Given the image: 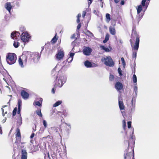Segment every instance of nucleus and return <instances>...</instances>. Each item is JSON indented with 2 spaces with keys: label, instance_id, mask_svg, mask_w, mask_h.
Returning a JSON list of instances; mask_svg holds the SVG:
<instances>
[{
  "label": "nucleus",
  "instance_id": "f257e3e1",
  "mask_svg": "<svg viewBox=\"0 0 159 159\" xmlns=\"http://www.w3.org/2000/svg\"><path fill=\"white\" fill-rule=\"evenodd\" d=\"M58 73L56 76L55 87L58 86L61 87L66 82L67 77L65 75L61 73L60 70L58 71Z\"/></svg>",
  "mask_w": 159,
  "mask_h": 159
},
{
  "label": "nucleus",
  "instance_id": "f03ea898",
  "mask_svg": "<svg viewBox=\"0 0 159 159\" xmlns=\"http://www.w3.org/2000/svg\"><path fill=\"white\" fill-rule=\"evenodd\" d=\"M132 37L133 39L135 38H136V41L134 43L133 49L134 51L133 52L132 55V57L134 58L135 59L136 57V55L137 52V50L139 48V36L138 35L136 32H133L132 35Z\"/></svg>",
  "mask_w": 159,
  "mask_h": 159
},
{
  "label": "nucleus",
  "instance_id": "7ed1b4c3",
  "mask_svg": "<svg viewBox=\"0 0 159 159\" xmlns=\"http://www.w3.org/2000/svg\"><path fill=\"white\" fill-rule=\"evenodd\" d=\"M101 61L107 66L112 67L114 65V62L113 61L110 56H107L106 57L102 58L101 59Z\"/></svg>",
  "mask_w": 159,
  "mask_h": 159
},
{
  "label": "nucleus",
  "instance_id": "20e7f679",
  "mask_svg": "<svg viewBox=\"0 0 159 159\" xmlns=\"http://www.w3.org/2000/svg\"><path fill=\"white\" fill-rule=\"evenodd\" d=\"M16 60V56L15 53H9L6 56L7 61L10 65L15 63Z\"/></svg>",
  "mask_w": 159,
  "mask_h": 159
},
{
  "label": "nucleus",
  "instance_id": "39448f33",
  "mask_svg": "<svg viewBox=\"0 0 159 159\" xmlns=\"http://www.w3.org/2000/svg\"><path fill=\"white\" fill-rule=\"evenodd\" d=\"M143 10L142 6L141 5H139L137 8V14L136 16V19L137 20L138 22H139L140 20L141 19L143 16L144 15V12L143 13H140V12Z\"/></svg>",
  "mask_w": 159,
  "mask_h": 159
},
{
  "label": "nucleus",
  "instance_id": "423d86ee",
  "mask_svg": "<svg viewBox=\"0 0 159 159\" xmlns=\"http://www.w3.org/2000/svg\"><path fill=\"white\" fill-rule=\"evenodd\" d=\"M32 53L30 52H23L22 55L23 59L26 62L27 59L31 60L32 57Z\"/></svg>",
  "mask_w": 159,
  "mask_h": 159
},
{
  "label": "nucleus",
  "instance_id": "0eeeda50",
  "mask_svg": "<svg viewBox=\"0 0 159 159\" xmlns=\"http://www.w3.org/2000/svg\"><path fill=\"white\" fill-rule=\"evenodd\" d=\"M132 150L133 151V152H128L127 149L125 150L124 154L125 159H131L132 157H133V158L134 159V151L133 149H132Z\"/></svg>",
  "mask_w": 159,
  "mask_h": 159
},
{
  "label": "nucleus",
  "instance_id": "6e6552de",
  "mask_svg": "<svg viewBox=\"0 0 159 159\" xmlns=\"http://www.w3.org/2000/svg\"><path fill=\"white\" fill-rule=\"evenodd\" d=\"M21 40L24 42H28L30 39V35L27 33H23L20 36Z\"/></svg>",
  "mask_w": 159,
  "mask_h": 159
},
{
  "label": "nucleus",
  "instance_id": "1a4fd4ad",
  "mask_svg": "<svg viewBox=\"0 0 159 159\" xmlns=\"http://www.w3.org/2000/svg\"><path fill=\"white\" fill-rule=\"evenodd\" d=\"M32 60H33V61L35 63L38 62L40 57L41 54L38 52H32Z\"/></svg>",
  "mask_w": 159,
  "mask_h": 159
},
{
  "label": "nucleus",
  "instance_id": "9d476101",
  "mask_svg": "<svg viewBox=\"0 0 159 159\" xmlns=\"http://www.w3.org/2000/svg\"><path fill=\"white\" fill-rule=\"evenodd\" d=\"M92 51V49L89 47L84 46L83 52V54L86 56H89Z\"/></svg>",
  "mask_w": 159,
  "mask_h": 159
},
{
  "label": "nucleus",
  "instance_id": "9b49d317",
  "mask_svg": "<svg viewBox=\"0 0 159 159\" xmlns=\"http://www.w3.org/2000/svg\"><path fill=\"white\" fill-rule=\"evenodd\" d=\"M43 99L41 98H36L34 102L33 105L34 106H37L40 107L42 106Z\"/></svg>",
  "mask_w": 159,
  "mask_h": 159
},
{
  "label": "nucleus",
  "instance_id": "f8f14e48",
  "mask_svg": "<svg viewBox=\"0 0 159 159\" xmlns=\"http://www.w3.org/2000/svg\"><path fill=\"white\" fill-rule=\"evenodd\" d=\"M56 58L59 60L63 58L64 56V52L63 51H59L56 55Z\"/></svg>",
  "mask_w": 159,
  "mask_h": 159
},
{
  "label": "nucleus",
  "instance_id": "ddd939ff",
  "mask_svg": "<svg viewBox=\"0 0 159 159\" xmlns=\"http://www.w3.org/2000/svg\"><path fill=\"white\" fill-rule=\"evenodd\" d=\"M138 93V88L137 87V84H134V93H133V100H135L137 96Z\"/></svg>",
  "mask_w": 159,
  "mask_h": 159
},
{
  "label": "nucleus",
  "instance_id": "4468645a",
  "mask_svg": "<svg viewBox=\"0 0 159 159\" xmlns=\"http://www.w3.org/2000/svg\"><path fill=\"white\" fill-rule=\"evenodd\" d=\"M119 106L120 110L121 111V112L123 113L124 111H122V110H125V106H124L123 102L122 101L120 100V98H119L118 100Z\"/></svg>",
  "mask_w": 159,
  "mask_h": 159
},
{
  "label": "nucleus",
  "instance_id": "2eb2a0df",
  "mask_svg": "<svg viewBox=\"0 0 159 159\" xmlns=\"http://www.w3.org/2000/svg\"><path fill=\"white\" fill-rule=\"evenodd\" d=\"M115 88L118 91H119L122 89L123 85L120 82H117L115 85Z\"/></svg>",
  "mask_w": 159,
  "mask_h": 159
},
{
  "label": "nucleus",
  "instance_id": "dca6fc26",
  "mask_svg": "<svg viewBox=\"0 0 159 159\" xmlns=\"http://www.w3.org/2000/svg\"><path fill=\"white\" fill-rule=\"evenodd\" d=\"M20 35V33L18 32L15 31L12 32L11 34V37L12 39H14V37H16V39H17V37L19 38V36Z\"/></svg>",
  "mask_w": 159,
  "mask_h": 159
},
{
  "label": "nucleus",
  "instance_id": "f3484780",
  "mask_svg": "<svg viewBox=\"0 0 159 159\" xmlns=\"http://www.w3.org/2000/svg\"><path fill=\"white\" fill-rule=\"evenodd\" d=\"M21 94L22 98L25 99H27L29 97V93L24 90H22L21 92Z\"/></svg>",
  "mask_w": 159,
  "mask_h": 159
},
{
  "label": "nucleus",
  "instance_id": "a211bd4d",
  "mask_svg": "<svg viewBox=\"0 0 159 159\" xmlns=\"http://www.w3.org/2000/svg\"><path fill=\"white\" fill-rule=\"evenodd\" d=\"M27 153L25 149H22L21 150V159H27Z\"/></svg>",
  "mask_w": 159,
  "mask_h": 159
},
{
  "label": "nucleus",
  "instance_id": "6ab92c4d",
  "mask_svg": "<svg viewBox=\"0 0 159 159\" xmlns=\"http://www.w3.org/2000/svg\"><path fill=\"white\" fill-rule=\"evenodd\" d=\"M5 7L6 9L10 13L12 7L11 4L10 2H7L5 5Z\"/></svg>",
  "mask_w": 159,
  "mask_h": 159
},
{
  "label": "nucleus",
  "instance_id": "aec40b11",
  "mask_svg": "<svg viewBox=\"0 0 159 159\" xmlns=\"http://www.w3.org/2000/svg\"><path fill=\"white\" fill-rule=\"evenodd\" d=\"M133 133L134 132H133L132 134L130 135V138L129 141L128 142V147L129 146L130 142H132L133 145L134 144L135 139V138H133Z\"/></svg>",
  "mask_w": 159,
  "mask_h": 159
},
{
  "label": "nucleus",
  "instance_id": "412c9836",
  "mask_svg": "<svg viewBox=\"0 0 159 159\" xmlns=\"http://www.w3.org/2000/svg\"><path fill=\"white\" fill-rule=\"evenodd\" d=\"M21 104V101L20 100H19L18 102V108L17 114L19 115L20 117H21L20 114V107Z\"/></svg>",
  "mask_w": 159,
  "mask_h": 159
},
{
  "label": "nucleus",
  "instance_id": "4be33fe9",
  "mask_svg": "<svg viewBox=\"0 0 159 159\" xmlns=\"http://www.w3.org/2000/svg\"><path fill=\"white\" fill-rule=\"evenodd\" d=\"M84 65L87 68L92 67V63L88 60L84 62Z\"/></svg>",
  "mask_w": 159,
  "mask_h": 159
},
{
  "label": "nucleus",
  "instance_id": "5701e85b",
  "mask_svg": "<svg viewBox=\"0 0 159 159\" xmlns=\"http://www.w3.org/2000/svg\"><path fill=\"white\" fill-rule=\"evenodd\" d=\"M109 31L111 34L114 35L116 34V30L114 27H110L109 28Z\"/></svg>",
  "mask_w": 159,
  "mask_h": 159
},
{
  "label": "nucleus",
  "instance_id": "b1692460",
  "mask_svg": "<svg viewBox=\"0 0 159 159\" xmlns=\"http://www.w3.org/2000/svg\"><path fill=\"white\" fill-rule=\"evenodd\" d=\"M50 154L53 159H54V158L56 156V153L55 152V150L53 148L51 150Z\"/></svg>",
  "mask_w": 159,
  "mask_h": 159
},
{
  "label": "nucleus",
  "instance_id": "393cba45",
  "mask_svg": "<svg viewBox=\"0 0 159 159\" xmlns=\"http://www.w3.org/2000/svg\"><path fill=\"white\" fill-rule=\"evenodd\" d=\"M135 100H133V99H132V100L131 101V112L132 113L133 112L134 110H135V106L134 104L133 105V101L134 102H135Z\"/></svg>",
  "mask_w": 159,
  "mask_h": 159
},
{
  "label": "nucleus",
  "instance_id": "a878e982",
  "mask_svg": "<svg viewBox=\"0 0 159 159\" xmlns=\"http://www.w3.org/2000/svg\"><path fill=\"white\" fill-rule=\"evenodd\" d=\"M100 48L103 50H105L106 52H108L110 51V50L109 48H106L104 46H101Z\"/></svg>",
  "mask_w": 159,
  "mask_h": 159
},
{
  "label": "nucleus",
  "instance_id": "bb28decb",
  "mask_svg": "<svg viewBox=\"0 0 159 159\" xmlns=\"http://www.w3.org/2000/svg\"><path fill=\"white\" fill-rule=\"evenodd\" d=\"M36 113L39 116L42 117V114L41 112V111L40 109H38L36 111Z\"/></svg>",
  "mask_w": 159,
  "mask_h": 159
},
{
  "label": "nucleus",
  "instance_id": "cd10ccee",
  "mask_svg": "<svg viewBox=\"0 0 159 159\" xmlns=\"http://www.w3.org/2000/svg\"><path fill=\"white\" fill-rule=\"evenodd\" d=\"M53 148L54 149L55 151L56 150V154H57V153H59L60 152L61 149L60 148H58L56 146H53Z\"/></svg>",
  "mask_w": 159,
  "mask_h": 159
},
{
  "label": "nucleus",
  "instance_id": "c85d7f7f",
  "mask_svg": "<svg viewBox=\"0 0 159 159\" xmlns=\"http://www.w3.org/2000/svg\"><path fill=\"white\" fill-rule=\"evenodd\" d=\"M62 103V101H58L57 102L55 103H54L53 105V107H56L60 105Z\"/></svg>",
  "mask_w": 159,
  "mask_h": 159
},
{
  "label": "nucleus",
  "instance_id": "c756f323",
  "mask_svg": "<svg viewBox=\"0 0 159 159\" xmlns=\"http://www.w3.org/2000/svg\"><path fill=\"white\" fill-rule=\"evenodd\" d=\"M19 65L21 68L24 67V66L23 65V63L22 61V60L20 58H19Z\"/></svg>",
  "mask_w": 159,
  "mask_h": 159
},
{
  "label": "nucleus",
  "instance_id": "7c9ffc66",
  "mask_svg": "<svg viewBox=\"0 0 159 159\" xmlns=\"http://www.w3.org/2000/svg\"><path fill=\"white\" fill-rule=\"evenodd\" d=\"M20 45V43L18 42L14 41L13 46L15 48H18Z\"/></svg>",
  "mask_w": 159,
  "mask_h": 159
},
{
  "label": "nucleus",
  "instance_id": "2f4dec72",
  "mask_svg": "<svg viewBox=\"0 0 159 159\" xmlns=\"http://www.w3.org/2000/svg\"><path fill=\"white\" fill-rule=\"evenodd\" d=\"M74 53L73 52H70V61H69L68 62H71L73 60V56L74 55Z\"/></svg>",
  "mask_w": 159,
  "mask_h": 159
},
{
  "label": "nucleus",
  "instance_id": "473e14b6",
  "mask_svg": "<svg viewBox=\"0 0 159 159\" xmlns=\"http://www.w3.org/2000/svg\"><path fill=\"white\" fill-rule=\"evenodd\" d=\"M22 124V120L21 117H20V119L17 122V125L18 126H20Z\"/></svg>",
  "mask_w": 159,
  "mask_h": 159
},
{
  "label": "nucleus",
  "instance_id": "72a5a7b5",
  "mask_svg": "<svg viewBox=\"0 0 159 159\" xmlns=\"http://www.w3.org/2000/svg\"><path fill=\"white\" fill-rule=\"evenodd\" d=\"M106 17L107 19V21L108 22L111 20L110 15L108 13H107L106 14Z\"/></svg>",
  "mask_w": 159,
  "mask_h": 159
},
{
  "label": "nucleus",
  "instance_id": "f704fd0d",
  "mask_svg": "<svg viewBox=\"0 0 159 159\" xmlns=\"http://www.w3.org/2000/svg\"><path fill=\"white\" fill-rule=\"evenodd\" d=\"M56 35H57V33L56 34L55 36L51 40V42L53 43H55L57 41V39H56Z\"/></svg>",
  "mask_w": 159,
  "mask_h": 159
},
{
  "label": "nucleus",
  "instance_id": "c9c22d12",
  "mask_svg": "<svg viewBox=\"0 0 159 159\" xmlns=\"http://www.w3.org/2000/svg\"><path fill=\"white\" fill-rule=\"evenodd\" d=\"M133 80L134 83L136 84L137 82V77L134 74L133 76Z\"/></svg>",
  "mask_w": 159,
  "mask_h": 159
},
{
  "label": "nucleus",
  "instance_id": "e433bc0d",
  "mask_svg": "<svg viewBox=\"0 0 159 159\" xmlns=\"http://www.w3.org/2000/svg\"><path fill=\"white\" fill-rule=\"evenodd\" d=\"M57 65L55 66V67L52 70L51 72V74L52 76L54 75L55 74L56 71V68L57 67Z\"/></svg>",
  "mask_w": 159,
  "mask_h": 159
},
{
  "label": "nucleus",
  "instance_id": "4c0bfd02",
  "mask_svg": "<svg viewBox=\"0 0 159 159\" xmlns=\"http://www.w3.org/2000/svg\"><path fill=\"white\" fill-rule=\"evenodd\" d=\"M109 36L108 34H107L105 37V39L103 41V43H106L109 40Z\"/></svg>",
  "mask_w": 159,
  "mask_h": 159
},
{
  "label": "nucleus",
  "instance_id": "58836bf2",
  "mask_svg": "<svg viewBox=\"0 0 159 159\" xmlns=\"http://www.w3.org/2000/svg\"><path fill=\"white\" fill-rule=\"evenodd\" d=\"M47 156H46V155L45 154H44V159H48V158L49 159H51V158L50 157L49 155V153L48 152L47 153Z\"/></svg>",
  "mask_w": 159,
  "mask_h": 159
},
{
  "label": "nucleus",
  "instance_id": "ea45409f",
  "mask_svg": "<svg viewBox=\"0 0 159 159\" xmlns=\"http://www.w3.org/2000/svg\"><path fill=\"white\" fill-rule=\"evenodd\" d=\"M21 137H16V141L15 142L16 143H19L20 141Z\"/></svg>",
  "mask_w": 159,
  "mask_h": 159
},
{
  "label": "nucleus",
  "instance_id": "a19ab883",
  "mask_svg": "<svg viewBox=\"0 0 159 159\" xmlns=\"http://www.w3.org/2000/svg\"><path fill=\"white\" fill-rule=\"evenodd\" d=\"M147 0H142L141 2V5L144 7L146 6V2Z\"/></svg>",
  "mask_w": 159,
  "mask_h": 159
},
{
  "label": "nucleus",
  "instance_id": "79ce46f5",
  "mask_svg": "<svg viewBox=\"0 0 159 159\" xmlns=\"http://www.w3.org/2000/svg\"><path fill=\"white\" fill-rule=\"evenodd\" d=\"M17 111V107H15L13 110L12 112V115L13 116H14L16 113V112Z\"/></svg>",
  "mask_w": 159,
  "mask_h": 159
},
{
  "label": "nucleus",
  "instance_id": "37998d69",
  "mask_svg": "<svg viewBox=\"0 0 159 159\" xmlns=\"http://www.w3.org/2000/svg\"><path fill=\"white\" fill-rule=\"evenodd\" d=\"M118 71L119 74V75L120 76H121L122 75V71L121 70V69H120V67L118 68Z\"/></svg>",
  "mask_w": 159,
  "mask_h": 159
},
{
  "label": "nucleus",
  "instance_id": "c03bdc74",
  "mask_svg": "<svg viewBox=\"0 0 159 159\" xmlns=\"http://www.w3.org/2000/svg\"><path fill=\"white\" fill-rule=\"evenodd\" d=\"M18 130V131H17V133L16 134V137H21V136H20V130L18 129H17V131Z\"/></svg>",
  "mask_w": 159,
  "mask_h": 159
},
{
  "label": "nucleus",
  "instance_id": "a18cd8bd",
  "mask_svg": "<svg viewBox=\"0 0 159 159\" xmlns=\"http://www.w3.org/2000/svg\"><path fill=\"white\" fill-rule=\"evenodd\" d=\"M126 126V123L125 120H123V127L124 129H125V128Z\"/></svg>",
  "mask_w": 159,
  "mask_h": 159
},
{
  "label": "nucleus",
  "instance_id": "49530a36",
  "mask_svg": "<svg viewBox=\"0 0 159 159\" xmlns=\"http://www.w3.org/2000/svg\"><path fill=\"white\" fill-rule=\"evenodd\" d=\"M121 61L122 63V64L123 65V66L124 67H125V60L124 58L123 57L121 58Z\"/></svg>",
  "mask_w": 159,
  "mask_h": 159
},
{
  "label": "nucleus",
  "instance_id": "de8ad7c7",
  "mask_svg": "<svg viewBox=\"0 0 159 159\" xmlns=\"http://www.w3.org/2000/svg\"><path fill=\"white\" fill-rule=\"evenodd\" d=\"M71 44L73 46H77V45H78L77 42L75 41L72 42Z\"/></svg>",
  "mask_w": 159,
  "mask_h": 159
},
{
  "label": "nucleus",
  "instance_id": "09e8293b",
  "mask_svg": "<svg viewBox=\"0 0 159 159\" xmlns=\"http://www.w3.org/2000/svg\"><path fill=\"white\" fill-rule=\"evenodd\" d=\"M43 125H44V126L45 128H46L47 126V122L45 120H43Z\"/></svg>",
  "mask_w": 159,
  "mask_h": 159
},
{
  "label": "nucleus",
  "instance_id": "8fccbe9b",
  "mask_svg": "<svg viewBox=\"0 0 159 159\" xmlns=\"http://www.w3.org/2000/svg\"><path fill=\"white\" fill-rule=\"evenodd\" d=\"M131 121H128L127 123V125H128V128H130L131 127Z\"/></svg>",
  "mask_w": 159,
  "mask_h": 159
},
{
  "label": "nucleus",
  "instance_id": "3c124183",
  "mask_svg": "<svg viewBox=\"0 0 159 159\" xmlns=\"http://www.w3.org/2000/svg\"><path fill=\"white\" fill-rule=\"evenodd\" d=\"M149 2L148 3L147 2H146V6H145V7H144V8H145V9L144 10V12H145L146 9H147L148 7V5L149 4Z\"/></svg>",
  "mask_w": 159,
  "mask_h": 159
},
{
  "label": "nucleus",
  "instance_id": "603ef678",
  "mask_svg": "<svg viewBox=\"0 0 159 159\" xmlns=\"http://www.w3.org/2000/svg\"><path fill=\"white\" fill-rule=\"evenodd\" d=\"M114 76L112 75H110L109 79L111 80H112L114 79Z\"/></svg>",
  "mask_w": 159,
  "mask_h": 159
},
{
  "label": "nucleus",
  "instance_id": "864d4df0",
  "mask_svg": "<svg viewBox=\"0 0 159 159\" xmlns=\"http://www.w3.org/2000/svg\"><path fill=\"white\" fill-rule=\"evenodd\" d=\"M85 14L86 12L84 11H83L82 12V17L83 18L85 16Z\"/></svg>",
  "mask_w": 159,
  "mask_h": 159
},
{
  "label": "nucleus",
  "instance_id": "5fc2aeb1",
  "mask_svg": "<svg viewBox=\"0 0 159 159\" xmlns=\"http://www.w3.org/2000/svg\"><path fill=\"white\" fill-rule=\"evenodd\" d=\"M81 27V24L80 23H79L78 24V26H77V29L78 30Z\"/></svg>",
  "mask_w": 159,
  "mask_h": 159
},
{
  "label": "nucleus",
  "instance_id": "6e6d98bb",
  "mask_svg": "<svg viewBox=\"0 0 159 159\" xmlns=\"http://www.w3.org/2000/svg\"><path fill=\"white\" fill-rule=\"evenodd\" d=\"M97 66V65L95 64V63H93V64H92V67H96Z\"/></svg>",
  "mask_w": 159,
  "mask_h": 159
},
{
  "label": "nucleus",
  "instance_id": "4d7b16f0",
  "mask_svg": "<svg viewBox=\"0 0 159 159\" xmlns=\"http://www.w3.org/2000/svg\"><path fill=\"white\" fill-rule=\"evenodd\" d=\"M88 2H88V4L89 5H90L93 2V0H88Z\"/></svg>",
  "mask_w": 159,
  "mask_h": 159
},
{
  "label": "nucleus",
  "instance_id": "13d9d810",
  "mask_svg": "<svg viewBox=\"0 0 159 159\" xmlns=\"http://www.w3.org/2000/svg\"><path fill=\"white\" fill-rule=\"evenodd\" d=\"M34 133H33L31 134V135L30 136V138L31 139L33 138L34 137Z\"/></svg>",
  "mask_w": 159,
  "mask_h": 159
},
{
  "label": "nucleus",
  "instance_id": "bf43d9fd",
  "mask_svg": "<svg viewBox=\"0 0 159 159\" xmlns=\"http://www.w3.org/2000/svg\"><path fill=\"white\" fill-rule=\"evenodd\" d=\"M87 32L89 34L90 36H93V34L92 33H91L90 31H89V30H88Z\"/></svg>",
  "mask_w": 159,
  "mask_h": 159
},
{
  "label": "nucleus",
  "instance_id": "052dcab7",
  "mask_svg": "<svg viewBox=\"0 0 159 159\" xmlns=\"http://www.w3.org/2000/svg\"><path fill=\"white\" fill-rule=\"evenodd\" d=\"M134 70L133 71L134 73H135V61H134Z\"/></svg>",
  "mask_w": 159,
  "mask_h": 159
},
{
  "label": "nucleus",
  "instance_id": "680f3d73",
  "mask_svg": "<svg viewBox=\"0 0 159 159\" xmlns=\"http://www.w3.org/2000/svg\"><path fill=\"white\" fill-rule=\"evenodd\" d=\"M19 2L18 1H16V4L17 6H19Z\"/></svg>",
  "mask_w": 159,
  "mask_h": 159
},
{
  "label": "nucleus",
  "instance_id": "e2e57ef3",
  "mask_svg": "<svg viewBox=\"0 0 159 159\" xmlns=\"http://www.w3.org/2000/svg\"><path fill=\"white\" fill-rule=\"evenodd\" d=\"M81 15L80 13H79L77 16V18L80 19V18L81 17Z\"/></svg>",
  "mask_w": 159,
  "mask_h": 159
},
{
  "label": "nucleus",
  "instance_id": "0e129e2a",
  "mask_svg": "<svg viewBox=\"0 0 159 159\" xmlns=\"http://www.w3.org/2000/svg\"><path fill=\"white\" fill-rule=\"evenodd\" d=\"M71 39H75V35L74 34L71 37Z\"/></svg>",
  "mask_w": 159,
  "mask_h": 159
},
{
  "label": "nucleus",
  "instance_id": "69168bd1",
  "mask_svg": "<svg viewBox=\"0 0 159 159\" xmlns=\"http://www.w3.org/2000/svg\"><path fill=\"white\" fill-rule=\"evenodd\" d=\"M52 92L53 93H55V88H53L52 90Z\"/></svg>",
  "mask_w": 159,
  "mask_h": 159
},
{
  "label": "nucleus",
  "instance_id": "338daca9",
  "mask_svg": "<svg viewBox=\"0 0 159 159\" xmlns=\"http://www.w3.org/2000/svg\"><path fill=\"white\" fill-rule=\"evenodd\" d=\"M2 116H4V115H5V113H4V110H3V108H2Z\"/></svg>",
  "mask_w": 159,
  "mask_h": 159
},
{
  "label": "nucleus",
  "instance_id": "774afa93",
  "mask_svg": "<svg viewBox=\"0 0 159 159\" xmlns=\"http://www.w3.org/2000/svg\"><path fill=\"white\" fill-rule=\"evenodd\" d=\"M120 4L122 5H123L124 4V1H121L120 2Z\"/></svg>",
  "mask_w": 159,
  "mask_h": 159
}]
</instances>
